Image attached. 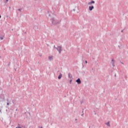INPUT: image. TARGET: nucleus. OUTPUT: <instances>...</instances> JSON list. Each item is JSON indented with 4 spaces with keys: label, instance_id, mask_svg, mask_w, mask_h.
Here are the masks:
<instances>
[{
    "label": "nucleus",
    "instance_id": "1",
    "mask_svg": "<svg viewBox=\"0 0 128 128\" xmlns=\"http://www.w3.org/2000/svg\"><path fill=\"white\" fill-rule=\"evenodd\" d=\"M56 49L58 50L60 54V52H62V46H59L56 48Z\"/></svg>",
    "mask_w": 128,
    "mask_h": 128
},
{
    "label": "nucleus",
    "instance_id": "2",
    "mask_svg": "<svg viewBox=\"0 0 128 128\" xmlns=\"http://www.w3.org/2000/svg\"><path fill=\"white\" fill-rule=\"evenodd\" d=\"M76 82H78V84H81L82 82L80 81V79L78 78L76 80Z\"/></svg>",
    "mask_w": 128,
    "mask_h": 128
},
{
    "label": "nucleus",
    "instance_id": "3",
    "mask_svg": "<svg viewBox=\"0 0 128 128\" xmlns=\"http://www.w3.org/2000/svg\"><path fill=\"white\" fill-rule=\"evenodd\" d=\"M94 1H92L91 2H90L88 3V4L89 6H92V4H94Z\"/></svg>",
    "mask_w": 128,
    "mask_h": 128
},
{
    "label": "nucleus",
    "instance_id": "4",
    "mask_svg": "<svg viewBox=\"0 0 128 128\" xmlns=\"http://www.w3.org/2000/svg\"><path fill=\"white\" fill-rule=\"evenodd\" d=\"M94 6H89V10H94Z\"/></svg>",
    "mask_w": 128,
    "mask_h": 128
},
{
    "label": "nucleus",
    "instance_id": "5",
    "mask_svg": "<svg viewBox=\"0 0 128 128\" xmlns=\"http://www.w3.org/2000/svg\"><path fill=\"white\" fill-rule=\"evenodd\" d=\"M58 80H60V78H62V74H60L58 76Z\"/></svg>",
    "mask_w": 128,
    "mask_h": 128
},
{
    "label": "nucleus",
    "instance_id": "6",
    "mask_svg": "<svg viewBox=\"0 0 128 128\" xmlns=\"http://www.w3.org/2000/svg\"><path fill=\"white\" fill-rule=\"evenodd\" d=\"M48 58H49V60H52V56H49L48 57Z\"/></svg>",
    "mask_w": 128,
    "mask_h": 128
},
{
    "label": "nucleus",
    "instance_id": "7",
    "mask_svg": "<svg viewBox=\"0 0 128 128\" xmlns=\"http://www.w3.org/2000/svg\"><path fill=\"white\" fill-rule=\"evenodd\" d=\"M106 124L107 126H110V122H107V123Z\"/></svg>",
    "mask_w": 128,
    "mask_h": 128
},
{
    "label": "nucleus",
    "instance_id": "8",
    "mask_svg": "<svg viewBox=\"0 0 128 128\" xmlns=\"http://www.w3.org/2000/svg\"><path fill=\"white\" fill-rule=\"evenodd\" d=\"M0 40H4V37H0Z\"/></svg>",
    "mask_w": 128,
    "mask_h": 128
},
{
    "label": "nucleus",
    "instance_id": "9",
    "mask_svg": "<svg viewBox=\"0 0 128 128\" xmlns=\"http://www.w3.org/2000/svg\"><path fill=\"white\" fill-rule=\"evenodd\" d=\"M86 64H88V61H85Z\"/></svg>",
    "mask_w": 128,
    "mask_h": 128
},
{
    "label": "nucleus",
    "instance_id": "10",
    "mask_svg": "<svg viewBox=\"0 0 128 128\" xmlns=\"http://www.w3.org/2000/svg\"><path fill=\"white\" fill-rule=\"evenodd\" d=\"M7 105L8 106V105H9V104H8V103H7Z\"/></svg>",
    "mask_w": 128,
    "mask_h": 128
},
{
    "label": "nucleus",
    "instance_id": "11",
    "mask_svg": "<svg viewBox=\"0 0 128 128\" xmlns=\"http://www.w3.org/2000/svg\"><path fill=\"white\" fill-rule=\"evenodd\" d=\"M2 18V16L0 15V18Z\"/></svg>",
    "mask_w": 128,
    "mask_h": 128
},
{
    "label": "nucleus",
    "instance_id": "12",
    "mask_svg": "<svg viewBox=\"0 0 128 128\" xmlns=\"http://www.w3.org/2000/svg\"><path fill=\"white\" fill-rule=\"evenodd\" d=\"M70 82H72V80H70Z\"/></svg>",
    "mask_w": 128,
    "mask_h": 128
},
{
    "label": "nucleus",
    "instance_id": "13",
    "mask_svg": "<svg viewBox=\"0 0 128 128\" xmlns=\"http://www.w3.org/2000/svg\"><path fill=\"white\" fill-rule=\"evenodd\" d=\"M7 2H8V0H6Z\"/></svg>",
    "mask_w": 128,
    "mask_h": 128
},
{
    "label": "nucleus",
    "instance_id": "14",
    "mask_svg": "<svg viewBox=\"0 0 128 128\" xmlns=\"http://www.w3.org/2000/svg\"><path fill=\"white\" fill-rule=\"evenodd\" d=\"M53 22V24H54V21H53V22Z\"/></svg>",
    "mask_w": 128,
    "mask_h": 128
},
{
    "label": "nucleus",
    "instance_id": "15",
    "mask_svg": "<svg viewBox=\"0 0 128 128\" xmlns=\"http://www.w3.org/2000/svg\"><path fill=\"white\" fill-rule=\"evenodd\" d=\"M41 128H42V127H41Z\"/></svg>",
    "mask_w": 128,
    "mask_h": 128
}]
</instances>
